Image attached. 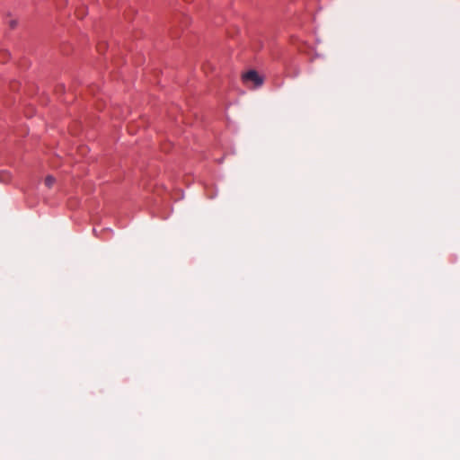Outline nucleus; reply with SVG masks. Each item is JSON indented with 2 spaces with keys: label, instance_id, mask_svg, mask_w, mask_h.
Here are the masks:
<instances>
[{
  "label": "nucleus",
  "instance_id": "f257e3e1",
  "mask_svg": "<svg viewBox=\"0 0 460 460\" xmlns=\"http://www.w3.org/2000/svg\"><path fill=\"white\" fill-rule=\"evenodd\" d=\"M242 78L243 84L248 86L252 84L254 88L261 86L263 83L262 77L254 70H250L243 74Z\"/></svg>",
  "mask_w": 460,
  "mask_h": 460
},
{
  "label": "nucleus",
  "instance_id": "7ed1b4c3",
  "mask_svg": "<svg viewBox=\"0 0 460 460\" xmlns=\"http://www.w3.org/2000/svg\"><path fill=\"white\" fill-rule=\"evenodd\" d=\"M55 182V178L49 175L45 178V185L48 187V188H51L53 186Z\"/></svg>",
  "mask_w": 460,
  "mask_h": 460
},
{
  "label": "nucleus",
  "instance_id": "20e7f679",
  "mask_svg": "<svg viewBox=\"0 0 460 460\" xmlns=\"http://www.w3.org/2000/svg\"><path fill=\"white\" fill-rule=\"evenodd\" d=\"M11 27L13 28L15 26V22L14 21H12L11 23H10Z\"/></svg>",
  "mask_w": 460,
  "mask_h": 460
},
{
  "label": "nucleus",
  "instance_id": "f03ea898",
  "mask_svg": "<svg viewBox=\"0 0 460 460\" xmlns=\"http://www.w3.org/2000/svg\"><path fill=\"white\" fill-rule=\"evenodd\" d=\"M11 180V174L7 171H2L0 172V181L2 182H8Z\"/></svg>",
  "mask_w": 460,
  "mask_h": 460
}]
</instances>
